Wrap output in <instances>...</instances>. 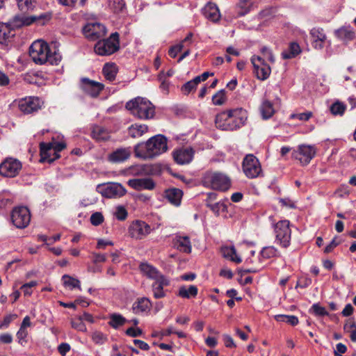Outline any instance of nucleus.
<instances>
[{"label": "nucleus", "mask_w": 356, "mask_h": 356, "mask_svg": "<svg viewBox=\"0 0 356 356\" xmlns=\"http://www.w3.org/2000/svg\"><path fill=\"white\" fill-rule=\"evenodd\" d=\"M248 119L247 111L242 108L223 111L216 115V127L223 131H234L243 127Z\"/></svg>", "instance_id": "nucleus-1"}, {"label": "nucleus", "mask_w": 356, "mask_h": 356, "mask_svg": "<svg viewBox=\"0 0 356 356\" xmlns=\"http://www.w3.org/2000/svg\"><path fill=\"white\" fill-rule=\"evenodd\" d=\"M168 149L167 138L161 134L154 136L134 147L135 156L143 159H153Z\"/></svg>", "instance_id": "nucleus-2"}, {"label": "nucleus", "mask_w": 356, "mask_h": 356, "mask_svg": "<svg viewBox=\"0 0 356 356\" xmlns=\"http://www.w3.org/2000/svg\"><path fill=\"white\" fill-rule=\"evenodd\" d=\"M29 55L33 61L38 65L49 63L57 65L61 60L60 54L56 50L52 52L48 44L42 40L33 42L29 49Z\"/></svg>", "instance_id": "nucleus-3"}, {"label": "nucleus", "mask_w": 356, "mask_h": 356, "mask_svg": "<svg viewBox=\"0 0 356 356\" xmlns=\"http://www.w3.org/2000/svg\"><path fill=\"white\" fill-rule=\"evenodd\" d=\"M125 107L136 118L149 120L155 115V107L148 99L137 97L126 103Z\"/></svg>", "instance_id": "nucleus-4"}, {"label": "nucleus", "mask_w": 356, "mask_h": 356, "mask_svg": "<svg viewBox=\"0 0 356 356\" xmlns=\"http://www.w3.org/2000/svg\"><path fill=\"white\" fill-rule=\"evenodd\" d=\"M203 186L214 190L227 191L231 186L230 179L218 172H206L202 178Z\"/></svg>", "instance_id": "nucleus-5"}, {"label": "nucleus", "mask_w": 356, "mask_h": 356, "mask_svg": "<svg viewBox=\"0 0 356 356\" xmlns=\"http://www.w3.org/2000/svg\"><path fill=\"white\" fill-rule=\"evenodd\" d=\"M120 49V35L115 32L109 38L99 40L94 47L95 52L102 56H108L118 51Z\"/></svg>", "instance_id": "nucleus-6"}, {"label": "nucleus", "mask_w": 356, "mask_h": 356, "mask_svg": "<svg viewBox=\"0 0 356 356\" xmlns=\"http://www.w3.org/2000/svg\"><path fill=\"white\" fill-rule=\"evenodd\" d=\"M63 143H41L40 144V162L51 163L60 157L59 152L65 148Z\"/></svg>", "instance_id": "nucleus-7"}, {"label": "nucleus", "mask_w": 356, "mask_h": 356, "mask_svg": "<svg viewBox=\"0 0 356 356\" xmlns=\"http://www.w3.org/2000/svg\"><path fill=\"white\" fill-rule=\"evenodd\" d=\"M275 243L282 248H286L290 245L291 230L290 222L287 220H280L273 226Z\"/></svg>", "instance_id": "nucleus-8"}, {"label": "nucleus", "mask_w": 356, "mask_h": 356, "mask_svg": "<svg viewBox=\"0 0 356 356\" xmlns=\"http://www.w3.org/2000/svg\"><path fill=\"white\" fill-rule=\"evenodd\" d=\"M243 170L250 179H254L262 172L261 164L258 159L253 154H248L243 161Z\"/></svg>", "instance_id": "nucleus-9"}, {"label": "nucleus", "mask_w": 356, "mask_h": 356, "mask_svg": "<svg viewBox=\"0 0 356 356\" xmlns=\"http://www.w3.org/2000/svg\"><path fill=\"white\" fill-rule=\"evenodd\" d=\"M11 220L19 229L26 227L31 221V213L26 207H18L13 209L11 213Z\"/></svg>", "instance_id": "nucleus-10"}, {"label": "nucleus", "mask_w": 356, "mask_h": 356, "mask_svg": "<svg viewBox=\"0 0 356 356\" xmlns=\"http://www.w3.org/2000/svg\"><path fill=\"white\" fill-rule=\"evenodd\" d=\"M153 229L151 226L143 220L133 221L129 227V236L137 240L145 238Z\"/></svg>", "instance_id": "nucleus-11"}, {"label": "nucleus", "mask_w": 356, "mask_h": 356, "mask_svg": "<svg viewBox=\"0 0 356 356\" xmlns=\"http://www.w3.org/2000/svg\"><path fill=\"white\" fill-rule=\"evenodd\" d=\"M22 166V163L19 160L7 158L0 163V176L15 177L19 174Z\"/></svg>", "instance_id": "nucleus-12"}, {"label": "nucleus", "mask_w": 356, "mask_h": 356, "mask_svg": "<svg viewBox=\"0 0 356 356\" xmlns=\"http://www.w3.org/2000/svg\"><path fill=\"white\" fill-rule=\"evenodd\" d=\"M316 154V149L314 146L300 145L296 150L292 152V157L298 160L302 165L308 164Z\"/></svg>", "instance_id": "nucleus-13"}, {"label": "nucleus", "mask_w": 356, "mask_h": 356, "mask_svg": "<svg viewBox=\"0 0 356 356\" xmlns=\"http://www.w3.org/2000/svg\"><path fill=\"white\" fill-rule=\"evenodd\" d=\"M84 35L90 40L104 37L107 32L105 26L99 22L88 23L83 29Z\"/></svg>", "instance_id": "nucleus-14"}, {"label": "nucleus", "mask_w": 356, "mask_h": 356, "mask_svg": "<svg viewBox=\"0 0 356 356\" xmlns=\"http://www.w3.org/2000/svg\"><path fill=\"white\" fill-rule=\"evenodd\" d=\"M47 17V19H50L49 15H41L38 17L32 16V17H20V16H15L8 23H6L8 26H10L11 31L14 29H18L23 26H29L33 23L34 22L42 18Z\"/></svg>", "instance_id": "nucleus-15"}, {"label": "nucleus", "mask_w": 356, "mask_h": 356, "mask_svg": "<svg viewBox=\"0 0 356 356\" xmlns=\"http://www.w3.org/2000/svg\"><path fill=\"white\" fill-rule=\"evenodd\" d=\"M257 77L261 80L266 79L270 74V67L264 63L260 56H253L251 59Z\"/></svg>", "instance_id": "nucleus-16"}, {"label": "nucleus", "mask_w": 356, "mask_h": 356, "mask_svg": "<svg viewBox=\"0 0 356 356\" xmlns=\"http://www.w3.org/2000/svg\"><path fill=\"white\" fill-rule=\"evenodd\" d=\"M104 86L97 81H92L88 78L81 79V88L88 95L92 97H97Z\"/></svg>", "instance_id": "nucleus-17"}, {"label": "nucleus", "mask_w": 356, "mask_h": 356, "mask_svg": "<svg viewBox=\"0 0 356 356\" xmlns=\"http://www.w3.org/2000/svg\"><path fill=\"white\" fill-rule=\"evenodd\" d=\"M312 47L317 50L322 49L327 42V35L323 29L314 27L310 31Z\"/></svg>", "instance_id": "nucleus-18"}, {"label": "nucleus", "mask_w": 356, "mask_h": 356, "mask_svg": "<svg viewBox=\"0 0 356 356\" xmlns=\"http://www.w3.org/2000/svg\"><path fill=\"white\" fill-rule=\"evenodd\" d=\"M127 193L124 187L119 183L108 184L102 192L104 197L107 198H118L122 197Z\"/></svg>", "instance_id": "nucleus-19"}, {"label": "nucleus", "mask_w": 356, "mask_h": 356, "mask_svg": "<svg viewBox=\"0 0 356 356\" xmlns=\"http://www.w3.org/2000/svg\"><path fill=\"white\" fill-rule=\"evenodd\" d=\"M127 184L136 191L153 190L155 188V183L152 179L149 177L131 179L127 181Z\"/></svg>", "instance_id": "nucleus-20"}, {"label": "nucleus", "mask_w": 356, "mask_h": 356, "mask_svg": "<svg viewBox=\"0 0 356 356\" xmlns=\"http://www.w3.org/2000/svg\"><path fill=\"white\" fill-rule=\"evenodd\" d=\"M194 152L192 148H183L173 153L175 162L180 165L189 163L193 158Z\"/></svg>", "instance_id": "nucleus-21"}, {"label": "nucleus", "mask_w": 356, "mask_h": 356, "mask_svg": "<svg viewBox=\"0 0 356 356\" xmlns=\"http://www.w3.org/2000/svg\"><path fill=\"white\" fill-rule=\"evenodd\" d=\"M40 100L38 97L26 98L20 101L19 110L24 114H30L39 108Z\"/></svg>", "instance_id": "nucleus-22"}, {"label": "nucleus", "mask_w": 356, "mask_h": 356, "mask_svg": "<svg viewBox=\"0 0 356 356\" xmlns=\"http://www.w3.org/2000/svg\"><path fill=\"white\" fill-rule=\"evenodd\" d=\"M91 137L97 142H104L109 140L111 136L108 130L104 127L94 124L91 127Z\"/></svg>", "instance_id": "nucleus-23"}, {"label": "nucleus", "mask_w": 356, "mask_h": 356, "mask_svg": "<svg viewBox=\"0 0 356 356\" xmlns=\"http://www.w3.org/2000/svg\"><path fill=\"white\" fill-rule=\"evenodd\" d=\"M164 194L165 197L171 204L175 207H179L181 204L183 197L181 190L177 188H168L165 191Z\"/></svg>", "instance_id": "nucleus-24"}, {"label": "nucleus", "mask_w": 356, "mask_h": 356, "mask_svg": "<svg viewBox=\"0 0 356 356\" xmlns=\"http://www.w3.org/2000/svg\"><path fill=\"white\" fill-rule=\"evenodd\" d=\"M152 303L147 298H138L132 305V310L135 314H140L149 312Z\"/></svg>", "instance_id": "nucleus-25"}, {"label": "nucleus", "mask_w": 356, "mask_h": 356, "mask_svg": "<svg viewBox=\"0 0 356 356\" xmlns=\"http://www.w3.org/2000/svg\"><path fill=\"white\" fill-rule=\"evenodd\" d=\"M202 13L205 18L211 22H218L220 17V14L218 6L211 2L206 4L202 10Z\"/></svg>", "instance_id": "nucleus-26"}, {"label": "nucleus", "mask_w": 356, "mask_h": 356, "mask_svg": "<svg viewBox=\"0 0 356 356\" xmlns=\"http://www.w3.org/2000/svg\"><path fill=\"white\" fill-rule=\"evenodd\" d=\"M336 37L343 42H349L355 38L354 29L350 26H343L334 31Z\"/></svg>", "instance_id": "nucleus-27"}, {"label": "nucleus", "mask_w": 356, "mask_h": 356, "mask_svg": "<svg viewBox=\"0 0 356 356\" xmlns=\"http://www.w3.org/2000/svg\"><path fill=\"white\" fill-rule=\"evenodd\" d=\"M130 155L129 148H120L109 154L108 160L113 163H120L128 159Z\"/></svg>", "instance_id": "nucleus-28"}, {"label": "nucleus", "mask_w": 356, "mask_h": 356, "mask_svg": "<svg viewBox=\"0 0 356 356\" xmlns=\"http://www.w3.org/2000/svg\"><path fill=\"white\" fill-rule=\"evenodd\" d=\"M169 284V281L164 277L162 276L160 278L155 280L152 284V289L154 292V296L155 298H163L165 294L163 291V287Z\"/></svg>", "instance_id": "nucleus-29"}, {"label": "nucleus", "mask_w": 356, "mask_h": 356, "mask_svg": "<svg viewBox=\"0 0 356 356\" xmlns=\"http://www.w3.org/2000/svg\"><path fill=\"white\" fill-rule=\"evenodd\" d=\"M139 268L143 274L149 279L156 280L163 276L155 267L147 263H141Z\"/></svg>", "instance_id": "nucleus-30"}, {"label": "nucleus", "mask_w": 356, "mask_h": 356, "mask_svg": "<svg viewBox=\"0 0 356 356\" xmlns=\"http://www.w3.org/2000/svg\"><path fill=\"white\" fill-rule=\"evenodd\" d=\"M175 246L182 252L190 253L191 252V245L188 236H177L175 241Z\"/></svg>", "instance_id": "nucleus-31"}, {"label": "nucleus", "mask_w": 356, "mask_h": 356, "mask_svg": "<svg viewBox=\"0 0 356 356\" xmlns=\"http://www.w3.org/2000/svg\"><path fill=\"white\" fill-rule=\"evenodd\" d=\"M148 127L145 124H134L128 128V134L131 138H136L141 137L147 132Z\"/></svg>", "instance_id": "nucleus-32"}, {"label": "nucleus", "mask_w": 356, "mask_h": 356, "mask_svg": "<svg viewBox=\"0 0 356 356\" xmlns=\"http://www.w3.org/2000/svg\"><path fill=\"white\" fill-rule=\"evenodd\" d=\"M221 253L223 257L228 259L236 264H240L242 259L236 254V249L234 246H224L221 248Z\"/></svg>", "instance_id": "nucleus-33"}, {"label": "nucleus", "mask_w": 356, "mask_h": 356, "mask_svg": "<svg viewBox=\"0 0 356 356\" xmlns=\"http://www.w3.org/2000/svg\"><path fill=\"white\" fill-rule=\"evenodd\" d=\"M118 71V66L115 63H106L102 69L104 77L109 81L115 80Z\"/></svg>", "instance_id": "nucleus-34"}, {"label": "nucleus", "mask_w": 356, "mask_h": 356, "mask_svg": "<svg viewBox=\"0 0 356 356\" xmlns=\"http://www.w3.org/2000/svg\"><path fill=\"white\" fill-rule=\"evenodd\" d=\"M300 52V45L297 42H292L289 44L288 49L282 53V56L284 59H291L295 58Z\"/></svg>", "instance_id": "nucleus-35"}, {"label": "nucleus", "mask_w": 356, "mask_h": 356, "mask_svg": "<svg viewBox=\"0 0 356 356\" xmlns=\"http://www.w3.org/2000/svg\"><path fill=\"white\" fill-rule=\"evenodd\" d=\"M198 289L195 285H190L188 287L182 286L179 288L178 296L183 298L189 299L195 298L197 295Z\"/></svg>", "instance_id": "nucleus-36"}, {"label": "nucleus", "mask_w": 356, "mask_h": 356, "mask_svg": "<svg viewBox=\"0 0 356 356\" xmlns=\"http://www.w3.org/2000/svg\"><path fill=\"white\" fill-rule=\"evenodd\" d=\"M109 319L110 321L108 323L114 329H118L120 326L123 325L127 322V319L124 317L117 313L110 314Z\"/></svg>", "instance_id": "nucleus-37"}, {"label": "nucleus", "mask_w": 356, "mask_h": 356, "mask_svg": "<svg viewBox=\"0 0 356 356\" xmlns=\"http://www.w3.org/2000/svg\"><path fill=\"white\" fill-rule=\"evenodd\" d=\"M14 35L10 26L6 24L0 23V43L6 44L7 42Z\"/></svg>", "instance_id": "nucleus-38"}, {"label": "nucleus", "mask_w": 356, "mask_h": 356, "mask_svg": "<svg viewBox=\"0 0 356 356\" xmlns=\"http://www.w3.org/2000/svg\"><path fill=\"white\" fill-rule=\"evenodd\" d=\"M260 110L264 119L270 118L274 113L273 104L268 100L262 102Z\"/></svg>", "instance_id": "nucleus-39"}, {"label": "nucleus", "mask_w": 356, "mask_h": 356, "mask_svg": "<svg viewBox=\"0 0 356 356\" xmlns=\"http://www.w3.org/2000/svg\"><path fill=\"white\" fill-rule=\"evenodd\" d=\"M62 280L63 281L65 286L68 287L70 289L72 290L75 288H78L80 291L81 290L80 281L79 280L70 275H64L62 277Z\"/></svg>", "instance_id": "nucleus-40"}, {"label": "nucleus", "mask_w": 356, "mask_h": 356, "mask_svg": "<svg viewBox=\"0 0 356 356\" xmlns=\"http://www.w3.org/2000/svg\"><path fill=\"white\" fill-rule=\"evenodd\" d=\"M275 319L278 322H286L292 326H295L299 323L298 317L293 315L278 314L275 316Z\"/></svg>", "instance_id": "nucleus-41"}, {"label": "nucleus", "mask_w": 356, "mask_h": 356, "mask_svg": "<svg viewBox=\"0 0 356 356\" xmlns=\"http://www.w3.org/2000/svg\"><path fill=\"white\" fill-rule=\"evenodd\" d=\"M346 109V104L339 101H336L330 107V111L333 115L342 116Z\"/></svg>", "instance_id": "nucleus-42"}, {"label": "nucleus", "mask_w": 356, "mask_h": 356, "mask_svg": "<svg viewBox=\"0 0 356 356\" xmlns=\"http://www.w3.org/2000/svg\"><path fill=\"white\" fill-rule=\"evenodd\" d=\"M91 339L96 345L99 346L103 345L108 341V336L106 334L97 330L91 333Z\"/></svg>", "instance_id": "nucleus-43"}, {"label": "nucleus", "mask_w": 356, "mask_h": 356, "mask_svg": "<svg viewBox=\"0 0 356 356\" xmlns=\"http://www.w3.org/2000/svg\"><path fill=\"white\" fill-rule=\"evenodd\" d=\"M206 205L217 216H218L220 212L227 211V206L223 202L220 201L215 203L207 202Z\"/></svg>", "instance_id": "nucleus-44"}, {"label": "nucleus", "mask_w": 356, "mask_h": 356, "mask_svg": "<svg viewBox=\"0 0 356 356\" xmlns=\"http://www.w3.org/2000/svg\"><path fill=\"white\" fill-rule=\"evenodd\" d=\"M252 5V0H239L238 3V8L240 9L238 15L241 16L246 15L249 13Z\"/></svg>", "instance_id": "nucleus-45"}, {"label": "nucleus", "mask_w": 356, "mask_h": 356, "mask_svg": "<svg viewBox=\"0 0 356 356\" xmlns=\"http://www.w3.org/2000/svg\"><path fill=\"white\" fill-rule=\"evenodd\" d=\"M277 249L273 246H268L264 248L261 251V255L264 259H270L276 257Z\"/></svg>", "instance_id": "nucleus-46"}, {"label": "nucleus", "mask_w": 356, "mask_h": 356, "mask_svg": "<svg viewBox=\"0 0 356 356\" xmlns=\"http://www.w3.org/2000/svg\"><path fill=\"white\" fill-rule=\"evenodd\" d=\"M71 325L74 329H75L78 331L83 332L87 331L86 326L84 324V323L83 322V321L81 320V318H80V316H79L77 318H72L71 320Z\"/></svg>", "instance_id": "nucleus-47"}, {"label": "nucleus", "mask_w": 356, "mask_h": 356, "mask_svg": "<svg viewBox=\"0 0 356 356\" xmlns=\"http://www.w3.org/2000/svg\"><path fill=\"white\" fill-rule=\"evenodd\" d=\"M310 312L314 314L316 316H327L329 314L326 311L325 308L321 306L319 304H314L311 309Z\"/></svg>", "instance_id": "nucleus-48"}, {"label": "nucleus", "mask_w": 356, "mask_h": 356, "mask_svg": "<svg viewBox=\"0 0 356 356\" xmlns=\"http://www.w3.org/2000/svg\"><path fill=\"white\" fill-rule=\"evenodd\" d=\"M19 8L22 12H27L33 8V2L32 0H17Z\"/></svg>", "instance_id": "nucleus-49"}, {"label": "nucleus", "mask_w": 356, "mask_h": 356, "mask_svg": "<svg viewBox=\"0 0 356 356\" xmlns=\"http://www.w3.org/2000/svg\"><path fill=\"white\" fill-rule=\"evenodd\" d=\"M225 90H221L215 94L212 97V101L215 105H222L225 102Z\"/></svg>", "instance_id": "nucleus-50"}, {"label": "nucleus", "mask_w": 356, "mask_h": 356, "mask_svg": "<svg viewBox=\"0 0 356 356\" xmlns=\"http://www.w3.org/2000/svg\"><path fill=\"white\" fill-rule=\"evenodd\" d=\"M313 115L312 112L307 111L302 113H293L291 114V119H298L300 121H308Z\"/></svg>", "instance_id": "nucleus-51"}, {"label": "nucleus", "mask_w": 356, "mask_h": 356, "mask_svg": "<svg viewBox=\"0 0 356 356\" xmlns=\"http://www.w3.org/2000/svg\"><path fill=\"white\" fill-rule=\"evenodd\" d=\"M27 336L28 331L26 330V329L19 328V330L17 332V338L18 339V343L22 346H24L27 343Z\"/></svg>", "instance_id": "nucleus-52"}, {"label": "nucleus", "mask_w": 356, "mask_h": 356, "mask_svg": "<svg viewBox=\"0 0 356 356\" xmlns=\"http://www.w3.org/2000/svg\"><path fill=\"white\" fill-rule=\"evenodd\" d=\"M104 221V216L100 212H95L90 216V222L92 225L98 226Z\"/></svg>", "instance_id": "nucleus-53"}, {"label": "nucleus", "mask_w": 356, "mask_h": 356, "mask_svg": "<svg viewBox=\"0 0 356 356\" xmlns=\"http://www.w3.org/2000/svg\"><path fill=\"white\" fill-rule=\"evenodd\" d=\"M38 282L36 281H31L28 283H25L21 286V289L23 291L24 296H31L32 293L31 288L37 286Z\"/></svg>", "instance_id": "nucleus-54"}, {"label": "nucleus", "mask_w": 356, "mask_h": 356, "mask_svg": "<svg viewBox=\"0 0 356 356\" xmlns=\"http://www.w3.org/2000/svg\"><path fill=\"white\" fill-rule=\"evenodd\" d=\"M116 218L119 220H124L127 217V211L123 207H118L115 213Z\"/></svg>", "instance_id": "nucleus-55"}, {"label": "nucleus", "mask_w": 356, "mask_h": 356, "mask_svg": "<svg viewBox=\"0 0 356 356\" xmlns=\"http://www.w3.org/2000/svg\"><path fill=\"white\" fill-rule=\"evenodd\" d=\"M183 47H184V44H182V42H180L176 45H174V46L171 47L170 49H169L168 54L172 58H175L177 56V55L178 54V53H179L182 50Z\"/></svg>", "instance_id": "nucleus-56"}, {"label": "nucleus", "mask_w": 356, "mask_h": 356, "mask_svg": "<svg viewBox=\"0 0 356 356\" xmlns=\"http://www.w3.org/2000/svg\"><path fill=\"white\" fill-rule=\"evenodd\" d=\"M197 86L191 81L186 82L182 87L181 91L184 94L188 95L191 92L195 90Z\"/></svg>", "instance_id": "nucleus-57"}, {"label": "nucleus", "mask_w": 356, "mask_h": 356, "mask_svg": "<svg viewBox=\"0 0 356 356\" xmlns=\"http://www.w3.org/2000/svg\"><path fill=\"white\" fill-rule=\"evenodd\" d=\"M125 333L129 337H136L140 336L143 333V331L139 327L134 328L131 327L126 330Z\"/></svg>", "instance_id": "nucleus-58"}, {"label": "nucleus", "mask_w": 356, "mask_h": 356, "mask_svg": "<svg viewBox=\"0 0 356 356\" xmlns=\"http://www.w3.org/2000/svg\"><path fill=\"white\" fill-rule=\"evenodd\" d=\"M17 317V316L16 314H9L6 316L3 321L0 323V329L8 327V325Z\"/></svg>", "instance_id": "nucleus-59"}, {"label": "nucleus", "mask_w": 356, "mask_h": 356, "mask_svg": "<svg viewBox=\"0 0 356 356\" xmlns=\"http://www.w3.org/2000/svg\"><path fill=\"white\" fill-rule=\"evenodd\" d=\"M311 284L312 280L310 278H302L298 281L296 288L300 287L305 289L308 287Z\"/></svg>", "instance_id": "nucleus-60"}, {"label": "nucleus", "mask_w": 356, "mask_h": 356, "mask_svg": "<svg viewBox=\"0 0 356 356\" xmlns=\"http://www.w3.org/2000/svg\"><path fill=\"white\" fill-rule=\"evenodd\" d=\"M346 350V346L341 343H339L336 346V350H334V354L335 356H341V354L345 353Z\"/></svg>", "instance_id": "nucleus-61"}, {"label": "nucleus", "mask_w": 356, "mask_h": 356, "mask_svg": "<svg viewBox=\"0 0 356 356\" xmlns=\"http://www.w3.org/2000/svg\"><path fill=\"white\" fill-rule=\"evenodd\" d=\"M225 345L227 348H235L236 344L234 342L233 339L228 334H224L222 336Z\"/></svg>", "instance_id": "nucleus-62"}, {"label": "nucleus", "mask_w": 356, "mask_h": 356, "mask_svg": "<svg viewBox=\"0 0 356 356\" xmlns=\"http://www.w3.org/2000/svg\"><path fill=\"white\" fill-rule=\"evenodd\" d=\"M58 350L61 355L65 356L70 351V346L67 343H62L58 346Z\"/></svg>", "instance_id": "nucleus-63"}, {"label": "nucleus", "mask_w": 356, "mask_h": 356, "mask_svg": "<svg viewBox=\"0 0 356 356\" xmlns=\"http://www.w3.org/2000/svg\"><path fill=\"white\" fill-rule=\"evenodd\" d=\"M9 83L10 79L8 75L2 71H0V87L6 86Z\"/></svg>", "instance_id": "nucleus-64"}]
</instances>
